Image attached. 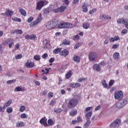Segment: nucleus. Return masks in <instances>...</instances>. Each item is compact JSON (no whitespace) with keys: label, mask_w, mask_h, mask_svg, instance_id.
Returning <instances> with one entry per match:
<instances>
[{"label":"nucleus","mask_w":128,"mask_h":128,"mask_svg":"<svg viewBox=\"0 0 128 128\" xmlns=\"http://www.w3.org/2000/svg\"><path fill=\"white\" fill-rule=\"evenodd\" d=\"M78 104V98H73L70 99L67 104V107L68 108H74Z\"/></svg>","instance_id":"nucleus-1"},{"label":"nucleus","mask_w":128,"mask_h":128,"mask_svg":"<svg viewBox=\"0 0 128 128\" xmlns=\"http://www.w3.org/2000/svg\"><path fill=\"white\" fill-rule=\"evenodd\" d=\"M58 26V21L56 20H51L48 23H46V26L47 30H52Z\"/></svg>","instance_id":"nucleus-2"},{"label":"nucleus","mask_w":128,"mask_h":128,"mask_svg":"<svg viewBox=\"0 0 128 128\" xmlns=\"http://www.w3.org/2000/svg\"><path fill=\"white\" fill-rule=\"evenodd\" d=\"M42 13H40L38 14L36 20L32 22L30 24V27L34 28V26H38V24L40 22H42Z\"/></svg>","instance_id":"nucleus-3"},{"label":"nucleus","mask_w":128,"mask_h":128,"mask_svg":"<svg viewBox=\"0 0 128 128\" xmlns=\"http://www.w3.org/2000/svg\"><path fill=\"white\" fill-rule=\"evenodd\" d=\"M47 4H48V2L46 0L39 1L38 2H37L36 10H40L44 6H46Z\"/></svg>","instance_id":"nucleus-4"},{"label":"nucleus","mask_w":128,"mask_h":128,"mask_svg":"<svg viewBox=\"0 0 128 128\" xmlns=\"http://www.w3.org/2000/svg\"><path fill=\"white\" fill-rule=\"evenodd\" d=\"M121 122L120 119H116L111 123L110 127L112 128H118L120 126Z\"/></svg>","instance_id":"nucleus-5"},{"label":"nucleus","mask_w":128,"mask_h":128,"mask_svg":"<svg viewBox=\"0 0 128 128\" xmlns=\"http://www.w3.org/2000/svg\"><path fill=\"white\" fill-rule=\"evenodd\" d=\"M90 60L91 62H94L98 59V54L96 52H91L88 54Z\"/></svg>","instance_id":"nucleus-6"},{"label":"nucleus","mask_w":128,"mask_h":128,"mask_svg":"<svg viewBox=\"0 0 128 128\" xmlns=\"http://www.w3.org/2000/svg\"><path fill=\"white\" fill-rule=\"evenodd\" d=\"M58 28H70V24L68 22H62L58 24Z\"/></svg>","instance_id":"nucleus-7"},{"label":"nucleus","mask_w":128,"mask_h":128,"mask_svg":"<svg viewBox=\"0 0 128 128\" xmlns=\"http://www.w3.org/2000/svg\"><path fill=\"white\" fill-rule=\"evenodd\" d=\"M25 38L26 40H36L38 38L36 37V36L34 35V34L30 35V34H26L25 36Z\"/></svg>","instance_id":"nucleus-8"},{"label":"nucleus","mask_w":128,"mask_h":128,"mask_svg":"<svg viewBox=\"0 0 128 128\" xmlns=\"http://www.w3.org/2000/svg\"><path fill=\"white\" fill-rule=\"evenodd\" d=\"M114 98L118 100V98H122L124 96V93L122 91L116 92L114 94Z\"/></svg>","instance_id":"nucleus-9"},{"label":"nucleus","mask_w":128,"mask_h":128,"mask_svg":"<svg viewBox=\"0 0 128 128\" xmlns=\"http://www.w3.org/2000/svg\"><path fill=\"white\" fill-rule=\"evenodd\" d=\"M49 8L52 12H54L55 14H58V6H56L51 5Z\"/></svg>","instance_id":"nucleus-10"},{"label":"nucleus","mask_w":128,"mask_h":128,"mask_svg":"<svg viewBox=\"0 0 128 128\" xmlns=\"http://www.w3.org/2000/svg\"><path fill=\"white\" fill-rule=\"evenodd\" d=\"M48 119L46 117H44L40 120V124H43L44 126H48V124L47 123Z\"/></svg>","instance_id":"nucleus-11"},{"label":"nucleus","mask_w":128,"mask_h":128,"mask_svg":"<svg viewBox=\"0 0 128 128\" xmlns=\"http://www.w3.org/2000/svg\"><path fill=\"white\" fill-rule=\"evenodd\" d=\"M70 52L66 49L63 50H61L60 52V56H68Z\"/></svg>","instance_id":"nucleus-12"},{"label":"nucleus","mask_w":128,"mask_h":128,"mask_svg":"<svg viewBox=\"0 0 128 128\" xmlns=\"http://www.w3.org/2000/svg\"><path fill=\"white\" fill-rule=\"evenodd\" d=\"M12 100L11 99L9 100L6 103L4 104L3 108L4 110H6L8 108V106H10V104H12Z\"/></svg>","instance_id":"nucleus-13"},{"label":"nucleus","mask_w":128,"mask_h":128,"mask_svg":"<svg viewBox=\"0 0 128 128\" xmlns=\"http://www.w3.org/2000/svg\"><path fill=\"white\" fill-rule=\"evenodd\" d=\"M126 19H124V18H118L116 20V22L118 24H124V23L126 22Z\"/></svg>","instance_id":"nucleus-14"},{"label":"nucleus","mask_w":128,"mask_h":128,"mask_svg":"<svg viewBox=\"0 0 128 128\" xmlns=\"http://www.w3.org/2000/svg\"><path fill=\"white\" fill-rule=\"evenodd\" d=\"M62 48H55L53 50V54H60V52H62Z\"/></svg>","instance_id":"nucleus-15"},{"label":"nucleus","mask_w":128,"mask_h":128,"mask_svg":"<svg viewBox=\"0 0 128 128\" xmlns=\"http://www.w3.org/2000/svg\"><path fill=\"white\" fill-rule=\"evenodd\" d=\"M93 68L97 72H100L102 70V68H100L98 64H94L93 66Z\"/></svg>","instance_id":"nucleus-16"},{"label":"nucleus","mask_w":128,"mask_h":128,"mask_svg":"<svg viewBox=\"0 0 128 128\" xmlns=\"http://www.w3.org/2000/svg\"><path fill=\"white\" fill-rule=\"evenodd\" d=\"M82 10L83 12H88V4L86 3H84L82 6Z\"/></svg>","instance_id":"nucleus-17"},{"label":"nucleus","mask_w":128,"mask_h":128,"mask_svg":"<svg viewBox=\"0 0 128 128\" xmlns=\"http://www.w3.org/2000/svg\"><path fill=\"white\" fill-rule=\"evenodd\" d=\"M13 14H14V11L10 10H7L5 12V14L6 16H12Z\"/></svg>","instance_id":"nucleus-18"},{"label":"nucleus","mask_w":128,"mask_h":128,"mask_svg":"<svg viewBox=\"0 0 128 128\" xmlns=\"http://www.w3.org/2000/svg\"><path fill=\"white\" fill-rule=\"evenodd\" d=\"M73 60L76 62H80V56L75 55L73 57Z\"/></svg>","instance_id":"nucleus-19"},{"label":"nucleus","mask_w":128,"mask_h":128,"mask_svg":"<svg viewBox=\"0 0 128 128\" xmlns=\"http://www.w3.org/2000/svg\"><path fill=\"white\" fill-rule=\"evenodd\" d=\"M66 8V7L63 6H62L59 8H58V12H64Z\"/></svg>","instance_id":"nucleus-20"},{"label":"nucleus","mask_w":128,"mask_h":128,"mask_svg":"<svg viewBox=\"0 0 128 128\" xmlns=\"http://www.w3.org/2000/svg\"><path fill=\"white\" fill-rule=\"evenodd\" d=\"M76 114H78V110L76 109L72 110L70 112V114L71 116H74Z\"/></svg>","instance_id":"nucleus-21"},{"label":"nucleus","mask_w":128,"mask_h":128,"mask_svg":"<svg viewBox=\"0 0 128 128\" xmlns=\"http://www.w3.org/2000/svg\"><path fill=\"white\" fill-rule=\"evenodd\" d=\"M72 70H70L68 72L66 73V80H68V78L72 76Z\"/></svg>","instance_id":"nucleus-22"},{"label":"nucleus","mask_w":128,"mask_h":128,"mask_svg":"<svg viewBox=\"0 0 128 128\" xmlns=\"http://www.w3.org/2000/svg\"><path fill=\"white\" fill-rule=\"evenodd\" d=\"M116 107L118 108H124V105H122L120 100L116 103Z\"/></svg>","instance_id":"nucleus-23"},{"label":"nucleus","mask_w":128,"mask_h":128,"mask_svg":"<svg viewBox=\"0 0 128 128\" xmlns=\"http://www.w3.org/2000/svg\"><path fill=\"white\" fill-rule=\"evenodd\" d=\"M16 128H18V127L24 128V123L22 122H18L16 124Z\"/></svg>","instance_id":"nucleus-24"},{"label":"nucleus","mask_w":128,"mask_h":128,"mask_svg":"<svg viewBox=\"0 0 128 128\" xmlns=\"http://www.w3.org/2000/svg\"><path fill=\"white\" fill-rule=\"evenodd\" d=\"M19 11L22 16H26V10L22 9V8H20Z\"/></svg>","instance_id":"nucleus-25"},{"label":"nucleus","mask_w":128,"mask_h":128,"mask_svg":"<svg viewBox=\"0 0 128 128\" xmlns=\"http://www.w3.org/2000/svg\"><path fill=\"white\" fill-rule=\"evenodd\" d=\"M26 64L28 68H34V62H26Z\"/></svg>","instance_id":"nucleus-26"},{"label":"nucleus","mask_w":128,"mask_h":128,"mask_svg":"<svg viewBox=\"0 0 128 128\" xmlns=\"http://www.w3.org/2000/svg\"><path fill=\"white\" fill-rule=\"evenodd\" d=\"M113 58L114 60H118L120 58V53L116 52L113 54Z\"/></svg>","instance_id":"nucleus-27"},{"label":"nucleus","mask_w":128,"mask_h":128,"mask_svg":"<svg viewBox=\"0 0 128 128\" xmlns=\"http://www.w3.org/2000/svg\"><path fill=\"white\" fill-rule=\"evenodd\" d=\"M82 26L84 28H85L86 30H88V28H90V24L88 22H84L82 24Z\"/></svg>","instance_id":"nucleus-28"},{"label":"nucleus","mask_w":128,"mask_h":128,"mask_svg":"<svg viewBox=\"0 0 128 128\" xmlns=\"http://www.w3.org/2000/svg\"><path fill=\"white\" fill-rule=\"evenodd\" d=\"M24 90H26V89L24 88L16 87L14 89V92H24Z\"/></svg>","instance_id":"nucleus-29"},{"label":"nucleus","mask_w":128,"mask_h":128,"mask_svg":"<svg viewBox=\"0 0 128 128\" xmlns=\"http://www.w3.org/2000/svg\"><path fill=\"white\" fill-rule=\"evenodd\" d=\"M92 116V111L88 112L85 114V116L88 118L87 120H88Z\"/></svg>","instance_id":"nucleus-30"},{"label":"nucleus","mask_w":128,"mask_h":128,"mask_svg":"<svg viewBox=\"0 0 128 128\" xmlns=\"http://www.w3.org/2000/svg\"><path fill=\"white\" fill-rule=\"evenodd\" d=\"M90 124V119H87L86 122L84 126V128H86L88 127Z\"/></svg>","instance_id":"nucleus-31"},{"label":"nucleus","mask_w":128,"mask_h":128,"mask_svg":"<svg viewBox=\"0 0 128 128\" xmlns=\"http://www.w3.org/2000/svg\"><path fill=\"white\" fill-rule=\"evenodd\" d=\"M42 76H44V74H48V72H50V70H48V68H45V70H42Z\"/></svg>","instance_id":"nucleus-32"},{"label":"nucleus","mask_w":128,"mask_h":128,"mask_svg":"<svg viewBox=\"0 0 128 128\" xmlns=\"http://www.w3.org/2000/svg\"><path fill=\"white\" fill-rule=\"evenodd\" d=\"M62 44L68 45L70 44V40H66V39L64 40L62 42Z\"/></svg>","instance_id":"nucleus-33"},{"label":"nucleus","mask_w":128,"mask_h":128,"mask_svg":"<svg viewBox=\"0 0 128 128\" xmlns=\"http://www.w3.org/2000/svg\"><path fill=\"white\" fill-rule=\"evenodd\" d=\"M62 112V109L61 108H58L54 109V112H56V114H60V112Z\"/></svg>","instance_id":"nucleus-34"},{"label":"nucleus","mask_w":128,"mask_h":128,"mask_svg":"<svg viewBox=\"0 0 128 128\" xmlns=\"http://www.w3.org/2000/svg\"><path fill=\"white\" fill-rule=\"evenodd\" d=\"M48 126H54V121H52V119H49L48 120Z\"/></svg>","instance_id":"nucleus-35"},{"label":"nucleus","mask_w":128,"mask_h":128,"mask_svg":"<svg viewBox=\"0 0 128 128\" xmlns=\"http://www.w3.org/2000/svg\"><path fill=\"white\" fill-rule=\"evenodd\" d=\"M12 20H13V22H22V19L18 18H12Z\"/></svg>","instance_id":"nucleus-36"},{"label":"nucleus","mask_w":128,"mask_h":128,"mask_svg":"<svg viewBox=\"0 0 128 128\" xmlns=\"http://www.w3.org/2000/svg\"><path fill=\"white\" fill-rule=\"evenodd\" d=\"M120 102L124 106L128 104V101L124 99L120 100Z\"/></svg>","instance_id":"nucleus-37"},{"label":"nucleus","mask_w":128,"mask_h":128,"mask_svg":"<svg viewBox=\"0 0 128 128\" xmlns=\"http://www.w3.org/2000/svg\"><path fill=\"white\" fill-rule=\"evenodd\" d=\"M88 78H80L78 80V82H86Z\"/></svg>","instance_id":"nucleus-38"},{"label":"nucleus","mask_w":128,"mask_h":128,"mask_svg":"<svg viewBox=\"0 0 128 128\" xmlns=\"http://www.w3.org/2000/svg\"><path fill=\"white\" fill-rule=\"evenodd\" d=\"M34 58L35 60H40V56L36 54L34 56Z\"/></svg>","instance_id":"nucleus-39"},{"label":"nucleus","mask_w":128,"mask_h":128,"mask_svg":"<svg viewBox=\"0 0 128 128\" xmlns=\"http://www.w3.org/2000/svg\"><path fill=\"white\" fill-rule=\"evenodd\" d=\"M48 98H54V92H49L48 94Z\"/></svg>","instance_id":"nucleus-40"},{"label":"nucleus","mask_w":128,"mask_h":128,"mask_svg":"<svg viewBox=\"0 0 128 128\" xmlns=\"http://www.w3.org/2000/svg\"><path fill=\"white\" fill-rule=\"evenodd\" d=\"M6 112L8 114H12V108L11 107H8L6 110Z\"/></svg>","instance_id":"nucleus-41"},{"label":"nucleus","mask_w":128,"mask_h":128,"mask_svg":"<svg viewBox=\"0 0 128 128\" xmlns=\"http://www.w3.org/2000/svg\"><path fill=\"white\" fill-rule=\"evenodd\" d=\"M24 110H26V107L24 106H20V111L21 112H24Z\"/></svg>","instance_id":"nucleus-42"},{"label":"nucleus","mask_w":128,"mask_h":128,"mask_svg":"<svg viewBox=\"0 0 128 128\" xmlns=\"http://www.w3.org/2000/svg\"><path fill=\"white\" fill-rule=\"evenodd\" d=\"M99 18L100 20H106V16L102 14L100 16H99Z\"/></svg>","instance_id":"nucleus-43"},{"label":"nucleus","mask_w":128,"mask_h":128,"mask_svg":"<svg viewBox=\"0 0 128 128\" xmlns=\"http://www.w3.org/2000/svg\"><path fill=\"white\" fill-rule=\"evenodd\" d=\"M96 12V8H94L90 10L89 12L90 14H92Z\"/></svg>","instance_id":"nucleus-44"},{"label":"nucleus","mask_w":128,"mask_h":128,"mask_svg":"<svg viewBox=\"0 0 128 128\" xmlns=\"http://www.w3.org/2000/svg\"><path fill=\"white\" fill-rule=\"evenodd\" d=\"M28 114H26L25 113L22 114L20 116L22 118H28Z\"/></svg>","instance_id":"nucleus-45"},{"label":"nucleus","mask_w":128,"mask_h":128,"mask_svg":"<svg viewBox=\"0 0 128 128\" xmlns=\"http://www.w3.org/2000/svg\"><path fill=\"white\" fill-rule=\"evenodd\" d=\"M82 117H80V116L77 117L76 121L78 124H80V122H82Z\"/></svg>","instance_id":"nucleus-46"},{"label":"nucleus","mask_w":128,"mask_h":128,"mask_svg":"<svg viewBox=\"0 0 128 128\" xmlns=\"http://www.w3.org/2000/svg\"><path fill=\"white\" fill-rule=\"evenodd\" d=\"M120 46V44L118 43L114 44L112 46V48H118Z\"/></svg>","instance_id":"nucleus-47"},{"label":"nucleus","mask_w":128,"mask_h":128,"mask_svg":"<svg viewBox=\"0 0 128 128\" xmlns=\"http://www.w3.org/2000/svg\"><path fill=\"white\" fill-rule=\"evenodd\" d=\"M102 84L104 86V88H106L108 86V84H106V80H104L102 81Z\"/></svg>","instance_id":"nucleus-48"},{"label":"nucleus","mask_w":128,"mask_h":128,"mask_svg":"<svg viewBox=\"0 0 128 128\" xmlns=\"http://www.w3.org/2000/svg\"><path fill=\"white\" fill-rule=\"evenodd\" d=\"M22 58V54H18L16 56V60H18L20 58Z\"/></svg>","instance_id":"nucleus-49"},{"label":"nucleus","mask_w":128,"mask_h":128,"mask_svg":"<svg viewBox=\"0 0 128 128\" xmlns=\"http://www.w3.org/2000/svg\"><path fill=\"white\" fill-rule=\"evenodd\" d=\"M73 38L74 40H80V36L78 35H76L74 36Z\"/></svg>","instance_id":"nucleus-50"},{"label":"nucleus","mask_w":128,"mask_h":128,"mask_svg":"<svg viewBox=\"0 0 128 128\" xmlns=\"http://www.w3.org/2000/svg\"><path fill=\"white\" fill-rule=\"evenodd\" d=\"M50 8H47L46 9L44 10V14H50Z\"/></svg>","instance_id":"nucleus-51"},{"label":"nucleus","mask_w":128,"mask_h":128,"mask_svg":"<svg viewBox=\"0 0 128 128\" xmlns=\"http://www.w3.org/2000/svg\"><path fill=\"white\" fill-rule=\"evenodd\" d=\"M114 84V80H110L109 82V86H112Z\"/></svg>","instance_id":"nucleus-52"},{"label":"nucleus","mask_w":128,"mask_h":128,"mask_svg":"<svg viewBox=\"0 0 128 128\" xmlns=\"http://www.w3.org/2000/svg\"><path fill=\"white\" fill-rule=\"evenodd\" d=\"M32 20H34V17L31 16L28 18L27 22H32Z\"/></svg>","instance_id":"nucleus-53"},{"label":"nucleus","mask_w":128,"mask_h":128,"mask_svg":"<svg viewBox=\"0 0 128 128\" xmlns=\"http://www.w3.org/2000/svg\"><path fill=\"white\" fill-rule=\"evenodd\" d=\"M94 108L92 106L88 107L86 108V112H88L89 110H93Z\"/></svg>","instance_id":"nucleus-54"},{"label":"nucleus","mask_w":128,"mask_h":128,"mask_svg":"<svg viewBox=\"0 0 128 128\" xmlns=\"http://www.w3.org/2000/svg\"><path fill=\"white\" fill-rule=\"evenodd\" d=\"M48 53H45L43 55H42V58H44V60H46V58H48Z\"/></svg>","instance_id":"nucleus-55"},{"label":"nucleus","mask_w":128,"mask_h":128,"mask_svg":"<svg viewBox=\"0 0 128 128\" xmlns=\"http://www.w3.org/2000/svg\"><path fill=\"white\" fill-rule=\"evenodd\" d=\"M70 88H76V84L75 83H70Z\"/></svg>","instance_id":"nucleus-56"},{"label":"nucleus","mask_w":128,"mask_h":128,"mask_svg":"<svg viewBox=\"0 0 128 128\" xmlns=\"http://www.w3.org/2000/svg\"><path fill=\"white\" fill-rule=\"evenodd\" d=\"M80 2V0H74L72 1L73 4H78Z\"/></svg>","instance_id":"nucleus-57"},{"label":"nucleus","mask_w":128,"mask_h":128,"mask_svg":"<svg viewBox=\"0 0 128 128\" xmlns=\"http://www.w3.org/2000/svg\"><path fill=\"white\" fill-rule=\"evenodd\" d=\"M124 25L126 26V28L128 30V20H127L124 23Z\"/></svg>","instance_id":"nucleus-58"},{"label":"nucleus","mask_w":128,"mask_h":128,"mask_svg":"<svg viewBox=\"0 0 128 128\" xmlns=\"http://www.w3.org/2000/svg\"><path fill=\"white\" fill-rule=\"evenodd\" d=\"M54 104H56V102H54V100H52L50 104V105L54 106Z\"/></svg>","instance_id":"nucleus-59"},{"label":"nucleus","mask_w":128,"mask_h":128,"mask_svg":"<svg viewBox=\"0 0 128 128\" xmlns=\"http://www.w3.org/2000/svg\"><path fill=\"white\" fill-rule=\"evenodd\" d=\"M63 2L65 4H66L67 6H68L70 4V2L68 0H63Z\"/></svg>","instance_id":"nucleus-60"},{"label":"nucleus","mask_w":128,"mask_h":128,"mask_svg":"<svg viewBox=\"0 0 128 128\" xmlns=\"http://www.w3.org/2000/svg\"><path fill=\"white\" fill-rule=\"evenodd\" d=\"M14 80H10L6 82L7 84H10L14 82Z\"/></svg>","instance_id":"nucleus-61"},{"label":"nucleus","mask_w":128,"mask_h":128,"mask_svg":"<svg viewBox=\"0 0 128 128\" xmlns=\"http://www.w3.org/2000/svg\"><path fill=\"white\" fill-rule=\"evenodd\" d=\"M80 44H77L74 46V50H76V48H78V47L80 46Z\"/></svg>","instance_id":"nucleus-62"},{"label":"nucleus","mask_w":128,"mask_h":128,"mask_svg":"<svg viewBox=\"0 0 128 128\" xmlns=\"http://www.w3.org/2000/svg\"><path fill=\"white\" fill-rule=\"evenodd\" d=\"M80 83H75V88H80Z\"/></svg>","instance_id":"nucleus-63"},{"label":"nucleus","mask_w":128,"mask_h":128,"mask_svg":"<svg viewBox=\"0 0 128 128\" xmlns=\"http://www.w3.org/2000/svg\"><path fill=\"white\" fill-rule=\"evenodd\" d=\"M72 124H76L78 123V122L76 121V120H73L72 122Z\"/></svg>","instance_id":"nucleus-64"}]
</instances>
